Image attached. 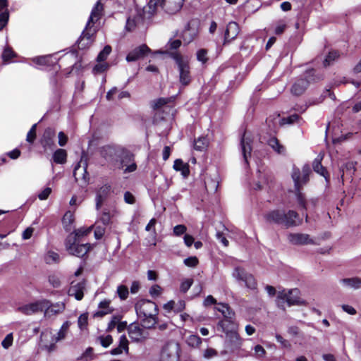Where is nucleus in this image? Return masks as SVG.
Listing matches in <instances>:
<instances>
[{"label":"nucleus","mask_w":361,"mask_h":361,"mask_svg":"<svg viewBox=\"0 0 361 361\" xmlns=\"http://www.w3.org/2000/svg\"><path fill=\"white\" fill-rule=\"evenodd\" d=\"M88 314L84 313L80 315L78 319V326L80 329H85L87 325Z\"/></svg>","instance_id":"obj_51"},{"label":"nucleus","mask_w":361,"mask_h":361,"mask_svg":"<svg viewBox=\"0 0 361 361\" xmlns=\"http://www.w3.org/2000/svg\"><path fill=\"white\" fill-rule=\"evenodd\" d=\"M50 59V56H42L33 59V61L40 66H47L49 65Z\"/></svg>","instance_id":"obj_47"},{"label":"nucleus","mask_w":361,"mask_h":361,"mask_svg":"<svg viewBox=\"0 0 361 361\" xmlns=\"http://www.w3.org/2000/svg\"><path fill=\"white\" fill-rule=\"evenodd\" d=\"M217 310L221 312L223 314L224 319H228L235 317L234 312L229 307V306L226 304H219V306L216 307Z\"/></svg>","instance_id":"obj_37"},{"label":"nucleus","mask_w":361,"mask_h":361,"mask_svg":"<svg viewBox=\"0 0 361 361\" xmlns=\"http://www.w3.org/2000/svg\"><path fill=\"white\" fill-rule=\"evenodd\" d=\"M85 288V283L84 281L78 282L77 283L72 282L68 290V295L70 296H74L77 300H81L84 296Z\"/></svg>","instance_id":"obj_21"},{"label":"nucleus","mask_w":361,"mask_h":361,"mask_svg":"<svg viewBox=\"0 0 361 361\" xmlns=\"http://www.w3.org/2000/svg\"><path fill=\"white\" fill-rule=\"evenodd\" d=\"M51 192V188L49 187L45 188L42 192L38 194V198L40 200H45L48 198Z\"/></svg>","instance_id":"obj_60"},{"label":"nucleus","mask_w":361,"mask_h":361,"mask_svg":"<svg viewBox=\"0 0 361 361\" xmlns=\"http://www.w3.org/2000/svg\"><path fill=\"white\" fill-rule=\"evenodd\" d=\"M96 33V29L92 24H86L85 28L82 32L78 40V46L80 49L89 47L94 41V36Z\"/></svg>","instance_id":"obj_10"},{"label":"nucleus","mask_w":361,"mask_h":361,"mask_svg":"<svg viewBox=\"0 0 361 361\" xmlns=\"http://www.w3.org/2000/svg\"><path fill=\"white\" fill-rule=\"evenodd\" d=\"M173 169L177 171H180L183 177L186 178L189 176V165L184 163L181 159H176L173 164Z\"/></svg>","instance_id":"obj_31"},{"label":"nucleus","mask_w":361,"mask_h":361,"mask_svg":"<svg viewBox=\"0 0 361 361\" xmlns=\"http://www.w3.org/2000/svg\"><path fill=\"white\" fill-rule=\"evenodd\" d=\"M340 281L344 286L354 289H359L361 288V278L359 277L343 279Z\"/></svg>","instance_id":"obj_33"},{"label":"nucleus","mask_w":361,"mask_h":361,"mask_svg":"<svg viewBox=\"0 0 361 361\" xmlns=\"http://www.w3.org/2000/svg\"><path fill=\"white\" fill-rule=\"evenodd\" d=\"M217 329L226 334L238 330V324L235 322V317L228 319H223L217 324Z\"/></svg>","instance_id":"obj_20"},{"label":"nucleus","mask_w":361,"mask_h":361,"mask_svg":"<svg viewBox=\"0 0 361 361\" xmlns=\"http://www.w3.org/2000/svg\"><path fill=\"white\" fill-rule=\"evenodd\" d=\"M179 345L177 343H168L162 349L161 360L162 361H178Z\"/></svg>","instance_id":"obj_11"},{"label":"nucleus","mask_w":361,"mask_h":361,"mask_svg":"<svg viewBox=\"0 0 361 361\" xmlns=\"http://www.w3.org/2000/svg\"><path fill=\"white\" fill-rule=\"evenodd\" d=\"M254 350H255V354L257 357L261 358L265 355L266 351L262 345H255L254 348Z\"/></svg>","instance_id":"obj_62"},{"label":"nucleus","mask_w":361,"mask_h":361,"mask_svg":"<svg viewBox=\"0 0 361 361\" xmlns=\"http://www.w3.org/2000/svg\"><path fill=\"white\" fill-rule=\"evenodd\" d=\"M102 156L111 164L118 169H123L126 159L131 161L132 154L120 147L105 146L102 149Z\"/></svg>","instance_id":"obj_3"},{"label":"nucleus","mask_w":361,"mask_h":361,"mask_svg":"<svg viewBox=\"0 0 361 361\" xmlns=\"http://www.w3.org/2000/svg\"><path fill=\"white\" fill-rule=\"evenodd\" d=\"M197 59L203 64L207 63V61H208L207 50L204 49H201L198 50L197 52Z\"/></svg>","instance_id":"obj_49"},{"label":"nucleus","mask_w":361,"mask_h":361,"mask_svg":"<svg viewBox=\"0 0 361 361\" xmlns=\"http://www.w3.org/2000/svg\"><path fill=\"white\" fill-rule=\"evenodd\" d=\"M184 1L185 0H162L161 1L159 0L156 7L152 8L149 7V13L153 15L157 8L161 6L166 13L173 15L180 11Z\"/></svg>","instance_id":"obj_8"},{"label":"nucleus","mask_w":361,"mask_h":361,"mask_svg":"<svg viewBox=\"0 0 361 361\" xmlns=\"http://www.w3.org/2000/svg\"><path fill=\"white\" fill-rule=\"evenodd\" d=\"M288 241L295 245H317V243L306 233H290L288 235Z\"/></svg>","instance_id":"obj_13"},{"label":"nucleus","mask_w":361,"mask_h":361,"mask_svg":"<svg viewBox=\"0 0 361 361\" xmlns=\"http://www.w3.org/2000/svg\"><path fill=\"white\" fill-rule=\"evenodd\" d=\"M226 339L234 348H239L243 343L237 330L226 334Z\"/></svg>","instance_id":"obj_28"},{"label":"nucleus","mask_w":361,"mask_h":361,"mask_svg":"<svg viewBox=\"0 0 361 361\" xmlns=\"http://www.w3.org/2000/svg\"><path fill=\"white\" fill-rule=\"evenodd\" d=\"M299 119V116L297 114H293L287 118H283L281 120V124H292L295 122L298 121Z\"/></svg>","instance_id":"obj_57"},{"label":"nucleus","mask_w":361,"mask_h":361,"mask_svg":"<svg viewBox=\"0 0 361 361\" xmlns=\"http://www.w3.org/2000/svg\"><path fill=\"white\" fill-rule=\"evenodd\" d=\"M314 72V70L307 71L305 78L298 79L292 86L291 92L297 96L301 95L306 90L310 82L319 80L322 78L321 76L315 75Z\"/></svg>","instance_id":"obj_6"},{"label":"nucleus","mask_w":361,"mask_h":361,"mask_svg":"<svg viewBox=\"0 0 361 361\" xmlns=\"http://www.w3.org/2000/svg\"><path fill=\"white\" fill-rule=\"evenodd\" d=\"M185 301L182 300H180L178 302L170 300L163 306V308L168 312L171 311H173L174 312H180L185 309Z\"/></svg>","instance_id":"obj_25"},{"label":"nucleus","mask_w":361,"mask_h":361,"mask_svg":"<svg viewBox=\"0 0 361 361\" xmlns=\"http://www.w3.org/2000/svg\"><path fill=\"white\" fill-rule=\"evenodd\" d=\"M143 18L139 14L136 13L134 16H130L126 21V28L128 31H133L140 25L142 24Z\"/></svg>","instance_id":"obj_27"},{"label":"nucleus","mask_w":361,"mask_h":361,"mask_svg":"<svg viewBox=\"0 0 361 361\" xmlns=\"http://www.w3.org/2000/svg\"><path fill=\"white\" fill-rule=\"evenodd\" d=\"M299 294L300 291L297 288L279 291L276 299L278 307L285 310V302H287L288 306L302 304V302L300 300L299 297Z\"/></svg>","instance_id":"obj_4"},{"label":"nucleus","mask_w":361,"mask_h":361,"mask_svg":"<svg viewBox=\"0 0 361 361\" xmlns=\"http://www.w3.org/2000/svg\"><path fill=\"white\" fill-rule=\"evenodd\" d=\"M339 57V53L337 51H331L329 53L327 56L324 61V66H329L333 61Z\"/></svg>","instance_id":"obj_41"},{"label":"nucleus","mask_w":361,"mask_h":361,"mask_svg":"<svg viewBox=\"0 0 361 361\" xmlns=\"http://www.w3.org/2000/svg\"><path fill=\"white\" fill-rule=\"evenodd\" d=\"M106 228L104 226H97L94 229V237L96 239H101L105 233Z\"/></svg>","instance_id":"obj_53"},{"label":"nucleus","mask_w":361,"mask_h":361,"mask_svg":"<svg viewBox=\"0 0 361 361\" xmlns=\"http://www.w3.org/2000/svg\"><path fill=\"white\" fill-rule=\"evenodd\" d=\"M52 159L56 164H65L67 159L66 151L63 149H56L53 154Z\"/></svg>","instance_id":"obj_34"},{"label":"nucleus","mask_w":361,"mask_h":361,"mask_svg":"<svg viewBox=\"0 0 361 361\" xmlns=\"http://www.w3.org/2000/svg\"><path fill=\"white\" fill-rule=\"evenodd\" d=\"M14 56V52L10 48H6L3 52L2 58L4 61H8Z\"/></svg>","instance_id":"obj_64"},{"label":"nucleus","mask_w":361,"mask_h":361,"mask_svg":"<svg viewBox=\"0 0 361 361\" xmlns=\"http://www.w3.org/2000/svg\"><path fill=\"white\" fill-rule=\"evenodd\" d=\"M66 247L71 255L82 257L90 250L91 245L89 243L80 244L79 240L69 235L66 240Z\"/></svg>","instance_id":"obj_7"},{"label":"nucleus","mask_w":361,"mask_h":361,"mask_svg":"<svg viewBox=\"0 0 361 361\" xmlns=\"http://www.w3.org/2000/svg\"><path fill=\"white\" fill-rule=\"evenodd\" d=\"M149 51L150 49L147 45L142 44L130 51L126 56V60L128 62L135 61L142 59Z\"/></svg>","instance_id":"obj_18"},{"label":"nucleus","mask_w":361,"mask_h":361,"mask_svg":"<svg viewBox=\"0 0 361 361\" xmlns=\"http://www.w3.org/2000/svg\"><path fill=\"white\" fill-rule=\"evenodd\" d=\"M110 302L109 300H103L99 302V310L94 313V317H102L108 314L111 313L113 309L109 307Z\"/></svg>","instance_id":"obj_29"},{"label":"nucleus","mask_w":361,"mask_h":361,"mask_svg":"<svg viewBox=\"0 0 361 361\" xmlns=\"http://www.w3.org/2000/svg\"><path fill=\"white\" fill-rule=\"evenodd\" d=\"M125 166H126V169H124V171H123L125 173H131V172H133V171H135L136 170L137 165H136V164L133 161V155H132L131 161H129L128 159H126V163L123 164V167Z\"/></svg>","instance_id":"obj_43"},{"label":"nucleus","mask_w":361,"mask_h":361,"mask_svg":"<svg viewBox=\"0 0 361 361\" xmlns=\"http://www.w3.org/2000/svg\"><path fill=\"white\" fill-rule=\"evenodd\" d=\"M74 221V215L73 213L71 211H68L65 213L62 223L64 228L66 231H70L71 229V226Z\"/></svg>","instance_id":"obj_36"},{"label":"nucleus","mask_w":361,"mask_h":361,"mask_svg":"<svg viewBox=\"0 0 361 361\" xmlns=\"http://www.w3.org/2000/svg\"><path fill=\"white\" fill-rule=\"evenodd\" d=\"M45 302V307L44 309L45 317H51L64 311L66 305L63 302L51 304L49 300H43Z\"/></svg>","instance_id":"obj_17"},{"label":"nucleus","mask_w":361,"mask_h":361,"mask_svg":"<svg viewBox=\"0 0 361 361\" xmlns=\"http://www.w3.org/2000/svg\"><path fill=\"white\" fill-rule=\"evenodd\" d=\"M111 51V47L109 45H106L104 47L102 51L99 52V54L97 56V61L101 62L104 61L106 59L107 56L109 55V54Z\"/></svg>","instance_id":"obj_44"},{"label":"nucleus","mask_w":361,"mask_h":361,"mask_svg":"<svg viewBox=\"0 0 361 361\" xmlns=\"http://www.w3.org/2000/svg\"><path fill=\"white\" fill-rule=\"evenodd\" d=\"M268 145L278 154H285V147L279 143V141L277 138L274 137H271L268 141Z\"/></svg>","instance_id":"obj_35"},{"label":"nucleus","mask_w":361,"mask_h":361,"mask_svg":"<svg viewBox=\"0 0 361 361\" xmlns=\"http://www.w3.org/2000/svg\"><path fill=\"white\" fill-rule=\"evenodd\" d=\"M298 217V214L293 210L286 212L284 210L280 209L270 211L264 216L267 222L282 225L286 228L297 226Z\"/></svg>","instance_id":"obj_2"},{"label":"nucleus","mask_w":361,"mask_h":361,"mask_svg":"<svg viewBox=\"0 0 361 361\" xmlns=\"http://www.w3.org/2000/svg\"><path fill=\"white\" fill-rule=\"evenodd\" d=\"M217 355L216 350L213 348H207L203 353V357L206 359H210Z\"/></svg>","instance_id":"obj_63"},{"label":"nucleus","mask_w":361,"mask_h":361,"mask_svg":"<svg viewBox=\"0 0 361 361\" xmlns=\"http://www.w3.org/2000/svg\"><path fill=\"white\" fill-rule=\"evenodd\" d=\"M252 140L250 138L246 137L245 133L241 137L240 140V147L241 151L243 157V159L245 164L246 165L248 164V157L251 155L252 152V146H251Z\"/></svg>","instance_id":"obj_22"},{"label":"nucleus","mask_w":361,"mask_h":361,"mask_svg":"<svg viewBox=\"0 0 361 361\" xmlns=\"http://www.w3.org/2000/svg\"><path fill=\"white\" fill-rule=\"evenodd\" d=\"M45 304L46 302H42V300L37 301L35 302L20 306L18 307V311L25 315H31L44 311Z\"/></svg>","instance_id":"obj_14"},{"label":"nucleus","mask_w":361,"mask_h":361,"mask_svg":"<svg viewBox=\"0 0 361 361\" xmlns=\"http://www.w3.org/2000/svg\"><path fill=\"white\" fill-rule=\"evenodd\" d=\"M232 276L238 282L244 283L245 286L250 289H255L257 287V283L253 276L243 267H235Z\"/></svg>","instance_id":"obj_9"},{"label":"nucleus","mask_w":361,"mask_h":361,"mask_svg":"<svg viewBox=\"0 0 361 361\" xmlns=\"http://www.w3.org/2000/svg\"><path fill=\"white\" fill-rule=\"evenodd\" d=\"M103 12H104V6L100 2V1H98L94 4V7L92 9L90 16L87 20L88 24L94 25L96 22H97L99 20H100V18L103 16Z\"/></svg>","instance_id":"obj_23"},{"label":"nucleus","mask_w":361,"mask_h":361,"mask_svg":"<svg viewBox=\"0 0 361 361\" xmlns=\"http://www.w3.org/2000/svg\"><path fill=\"white\" fill-rule=\"evenodd\" d=\"M111 187L109 185H104L101 187L97 192V196H96V209L97 210L99 209V208L102 207V204L103 202L106 200L107 197L109 192H110Z\"/></svg>","instance_id":"obj_26"},{"label":"nucleus","mask_w":361,"mask_h":361,"mask_svg":"<svg viewBox=\"0 0 361 361\" xmlns=\"http://www.w3.org/2000/svg\"><path fill=\"white\" fill-rule=\"evenodd\" d=\"M115 214L116 211L114 209L110 211L108 209H104L102 212L98 221L101 222L104 226L110 225L112 223L111 219L114 216Z\"/></svg>","instance_id":"obj_30"},{"label":"nucleus","mask_w":361,"mask_h":361,"mask_svg":"<svg viewBox=\"0 0 361 361\" xmlns=\"http://www.w3.org/2000/svg\"><path fill=\"white\" fill-rule=\"evenodd\" d=\"M192 284V279L185 280L180 284V291H182L183 293H186L190 289Z\"/></svg>","instance_id":"obj_61"},{"label":"nucleus","mask_w":361,"mask_h":361,"mask_svg":"<svg viewBox=\"0 0 361 361\" xmlns=\"http://www.w3.org/2000/svg\"><path fill=\"white\" fill-rule=\"evenodd\" d=\"M198 262V259L196 257H189L184 259L185 265L189 267H195Z\"/></svg>","instance_id":"obj_54"},{"label":"nucleus","mask_w":361,"mask_h":361,"mask_svg":"<svg viewBox=\"0 0 361 361\" xmlns=\"http://www.w3.org/2000/svg\"><path fill=\"white\" fill-rule=\"evenodd\" d=\"M97 341L102 346L107 348L113 343V338L111 335L100 336L98 337Z\"/></svg>","instance_id":"obj_42"},{"label":"nucleus","mask_w":361,"mask_h":361,"mask_svg":"<svg viewBox=\"0 0 361 361\" xmlns=\"http://www.w3.org/2000/svg\"><path fill=\"white\" fill-rule=\"evenodd\" d=\"M135 309L138 317L147 328L153 327L157 322L158 308L155 302L140 300L135 303Z\"/></svg>","instance_id":"obj_1"},{"label":"nucleus","mask_w":361,"mask_h":361,"mask_svg":"<svg viewBox=\"0 0 361 361\" xmlns=\"http://www.w3.org/2000/svg\"><path fill=\"white\" fill-rule=\"evenodd\" d=\"M8 20V13L4 11L0 14V30H1L7 24Z\"/></svg>","instance_id":"obj_59"},{"label":"nucleus","mask_w":361,"mask_h":361,"mask_svg":"<svg viewBox=\"0 0 361 361\" xmlns=\"http://www.w3.org/2000/svg\"><path fill=\"white\" fill-rule=\"evenodd\" d=\"M292 178L294 181L295 190L298 191L297 193V200L298 204L305 209H307V203L305 200L303 195L299 192L300 188L301 186V177H300V171L298 169L294 168L292 171Z\"/></svg>","instance_id":"obj_15"},{"label":"nucleus","mask_w":361,"mask_h":361,"mask_svg":"<svg viewBox=\"0 0 361 361\" xmlns=\"http://www.w3.org/2000/svg\"><path fill=\"white\" fill-rule=\"evenodd\" d=\"M128 340L126 335H121L118 340V345L117 347L111 349V354L113 355H117L122 354L123 352L128 353Z\"/></svg>","instance_id":"obj_24"},{"label":"nucleus","mask_w":361,"mask_h":361,"mask_svg":"<svg viewBox=\"0 0 361 361\" xmlns=\"http://www.w3.org/2000/svg\"><path fill=\"white\" fill-rule=\"evenodd\" d=\"M322 157L318 156L313 161L312 167L315 172L327 179L328 172L322 165Z\"/></svg>","instance_id":"obj_32"},{"label":"nucleus","mask_w":361,"mask_h":361,"mask_svg":"<svg viewBox=\"0 0 361 361\" xmlns=\"http://www.w3.org/2000/svg\"><path fill=\"white\" fill-rule=\"evenodd\" d=\"M13 340V338L12 334H8L1 342L2 346L5 349H8L9 347L12 345Z\"/></svg>","instance_id":"obj_55"},{"label":"nucleus","mask_w":361,"mask_h":361,"mask_svg":"<svg viewBox=\"0 0 361 361\" xmlns=\"http://www.w3.org/2000/svg\"><path fill=\"white\" fill-rule=\"evenodd\" d=\"M70 325H71V323L68 321L65 322L62 324L61 329H59V332L57 333V336L54 338L55 342H58V341L63 339L66 337V335L68 332Z\"/></svg>","instance_id":"obj_38"},{"label":"nucleus","mask_w":361,"mask_h":361,"mask_svg":"<svg viewBox=\"0 0 361 361\" xmlns=\"http://www.w3.org/2000/svg\"><path fill=\"white\" fill-rule=\"evenodd\" d=\"M240 32V27L235 22H230L227 26L224 34V44L231 42L235 39Z\"/></svg>","instance_id":"obj_19"},{"label":"nucleus","mask_w":361,"mask_h":361,"mask_svg":"<svg viewBox=\"0 0 361 361\" xmlns=\"http://www.w3.org/2000/svg\"><path fill=\"white\" fill-rule=\"evenodd\" d=\"M120 320V317L118 316H114L112 317L111 321L108 324V326L106 329L107 331H112L116 326L117 327V324L118 323Z\"/></svg>","instance_id":"obj_56"},{"label":"nucleus","mask_w":361,"mask_h":361,"mask_svg":"<svg viewBox=\"0 0 361 361\" xmlns=\"http://www.w3.org/2000/svg\"><path fill=\"white\" fill-rule=\"evenodd\" d=\"M49 282L54 288H59L61 286L60 278L56 275L49 276Z\"/></svg>","instance_id":"obj_58"},{"label":"nucleus","mask_w":361,"mask_h":361,"mask_svg":"<svg viewBox=\"0 0 361 361\" xmlns=\"http://www.w3.org/2000/svg\"><path fill=\"white\" fill-rule=\"evenodd\" d=\"M55 135L56 131L54 128H47L44 130L40 139V143L44 150L53 149Z\"/></svg>","instance_id":"obj_16"},{"label":"nucleus","mask_w":361,"mask_h":361,"mask_svg":"<svg viewBox=\"0 0 361 361\" xmlns=\"http://www.w3.org/2000/svg\"><path fill=\"white\" fill-rule=\"evenodd\" d=\"M92 230V227H90L88 228H80L75 231L74 235H71L72 238H75L78 240H79V238L88 235Z\"/></svg>","instance_id":"obj_48"},{"label":"nucleus","mask_w":361,"mask_h":361,"mask_svg":"<svg viewBox=\"0 0 361 361\" xmlns=\"http://www.w3.org/2000/svg\"><path fill=\"white\" fill-rule=\"evenodd\" d=\"M117 293L121 300H126L128 296V288L127 286L120 285L117 288Z\"/></svg>","instance_id":"obj_45"},{"label":"nucleus","mask_w":361,"mask_h":361,"mask_svg":"<svg viewBox=\"0 0 361 361\" xmlns=\"http://www.w3.org/2000/svg\"><path fill=\"white\" fill-rule=\"evenodd\" d=\"M176 61L179 71V80L183 85H188L191 81L188 59L175 52L171 54Z\"/></svg>","instance_id":"obj_5"},{"label":"nucleus","mask_w":361,"mask_h":361,"mask_svg":"<svg viewBox=\"0 0 361 361\" xmlns=\"http://www.w3.org/2000/svg\"><path fill=\"white\" fill-rule=\"evenodd\" d=\"M207 145V139L204 137H200L195 141L194 147L197 150L202 151L205 148Z\"/></svg>","instance_id":"obj_50"},{"label":"nucleus","mask_w":361,"mask_h":361,"mask_svg":"<svg viewBox=\"0 0 361 361\" xmlns=\"http://www.w3.org/2000/svg\"><path fill=\"white\" fill-rule=\"evenodd\" d=\"M171 101V98H159L153 100L151 102L152 107L153 109L157 110L161 109L162 106L168 104Z\"/></svg>","instance_id":"obj_40"},{"label":"nucleus","mask_w":361,"mask_h":361,"mask_svg":"<svg viewBox=\"0 0 361 361\" xmlns=\"http://www.w3.org/2000/svg\"><path fill=\"white\" fill-rule=\"evenodd\" d=\"M186 343L191 347L198 348L202 343V338L196 334H191L186 338Z\"/></svg>","instance_id":"obj_39"},{"label":"nucleus","mask_w":361,"mask_h":361,"mask_svg":"<svg viewBox=\"0 0 361 361\" xmlns=\"http://www.w3.org/2000/svg\"><path fill=\"white\" fill-rule=\"evenodd\" d=\"M310 166L306 164L303 166L302 173V177L301 178V185L305 183L308 180L309 175L310 173Z\"/></svg>","instance_id":"obj_52"},{"label":"nucleus","mask_w":361,"mask_h":361,"mask_svg":"<svg viewBox=\"0 0 361 361\" xmlns=\"http://www.w3.org/2000/svg\"><path fill=\"white\" fill-rule=\"evenodd\" d=\"M128 336L133 342L140 343L148 336L147 332L137 323H132L128 326Z\"/></svg>","instance_id":"obj_12"},{"label":"nucleus","mask_w":361,"mask_h":361,"mask_svg":"<svg viewBox=\"0 0 361 361\" xmlns=\"http://www.w3.org/2000/svg\"><path fill=\"white\" fill-rule=\"evenodd\" d=\"M37 123L32 125L30 130L28 131L26 137V141L30 143H33L36 138V129Z\"/></svg>","instance_id":"obj_46"}]
</instances>
